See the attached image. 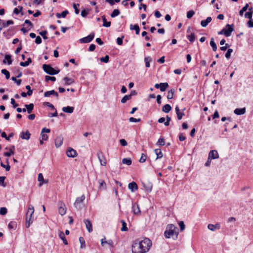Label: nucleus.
Instances as JSON below:
<instances>
[{
  "label": "nucleus",
  "instance_id": "nucleus-14",
  "mask_svg": "<svg viewBox=\"0 0 253 253\" xmlns=\"http://www.w3.org/2000/svg\"><path fill=\"white\" fill-rule=\"evenodd\" d=\"M128 188L132 192H134L138 189V186L136 182H132L128 184Z\"/></svg>",
  "mask_w": 253,
  "mask_h": 253
},
{
  "label": "nucleus",
  "instance_id": "nucleus-6",
  "mask_svg": "<svg viewBox=\"0 0 253 253\" xmlns=\"http://www.w3.org/2000/svg\"><path fill=\"white\" fill-rule=\"evenodd\" d=\"M85 196L83 195L80 197H78L74 203V206L77 210H81L83 208L82 203L85 200Z\"/></svg>",
  "mask_w": 253,
  "mask_h": 253
},
{
  "label": "nucleus",
  "instance_id": "nucleus-63",
  "mask_svg": "<svg viewBox=\"0 0 253 253\" xmlns=\"http://www.w3.org/2000/svg\"><path fill=\"white\" fill-rule=\"evenodd\" d=\"M41 136L42 139L44 140V141H46L48 139V135L44 133L41 132Z\"/></svg>",
  "mask_w": 253,
  "mask_h": 253
},
{
  "label": "nucleus",
  "instance_id": "nucleus-64",
  "mask_svg": "<svg viewBox=\"0 0 253 253\" xmlns=\"http://www.w3.org/2000/svg\"><path fill=\"white\" fill-rule=\"evenodd\" d=\"M88 12H89V10H87V11H86L85 9L82 10L81 11L82 16H83V17H85L88 14Z\"/></svg>",
  "mask_w": 253,
  "mask_h": 253
},
{
  "label": "nucleus",
  "instance_id": "nucleus-24",
  "mask_svg": "<svg viewBox=\"0 0 253 253\" xmlns=\"http://www.w3.org/2000/svg\"><path fill=\"white\" fill-rule=\"evenodd\" d=\"M130 29L131 30H134L135 31V33L136 35H138L139 34L140 28L139 26L137 24H135L133 25L132 24H130Z\"/></svg>",
  "mask_w": 253,
  "mask_h": 253
},
{
  "label": "nucleus",
  "instance_id": "nucleus-3",
  "mask_svg": "<svg viewBox=\"0 0 253 253\" xmlns=\"http://www.w3.org/2000/svg\"><path fill=\"white\" fill-rule=\"evenodd\" d=\"M34 212V207L30 205L28 207V210L26 214V227L29 228L30 226V223H32L33 220L32 219V215Z\"/></svg>",
  "mask_w": 253,
  "mask_h": 253
},
{
  "label": "nucleus",
  "instance_id": "nucleus-27",
  "mask_svg": "<svg viewBox=\"0 0 253 253\" xmlns=\"http://www.w3.org/2000/svg\"><path fill=\"white\" fill-rule=\"evenodd\" d=\"M15 149L14 146H12L9 149V152H5L3 155L6 157H10L11 155L14 154V150Z\"/></svg>",
  "mask_w": 253,
  "mask_h": 253
},
{
  "label": "nucleus",
  "instance_id": "nucleus-40",
  "mask_svg": "<svg viewBox=\"0 0 253 253\" xmlns=\"http://www.w3.org/2000/svg\"><path fill=\"white\" fill-rule=\"evenodd\" d=\"M249 7V4L246 3V5L240 10L239 15L242 16L244 12H245Z\"/></svg>",
  "mask_w": 253,
  "mask_h": 253
},
{
  "label": "nucleus",
  "instance_id": "nucleus-52",
  "mask_svg": "<svg viewBox=\"0 0 253 253\" xmlns=\"http://www.w3.org/2000/svg\"><path fill=\"white\" fill-rule=\"evenodd\" d=\"M45 81L48 82V81H51L52 82H55L56 81V78L54 77H50L49 76H46L45 77Z\"/></svg>",
  "mask_w": 253,
  "mask_h": 253
},
{
  "label": "nucleus",
  "instance_id": "nucleus-44",
  "mask_svg": "<svg viewBox=\"0 0 253 253\" xmlns=\"http://www.w3.org/2000/svg\"><path fill=\"white\" fill-rule=\"evenodd\" d=\"M16 225V223L14 221H11L8 225V228L9 229L11 230L14 229Z\"/></svg>",
  "mask_w": 253,
  "mask_h": 253
},
{
  "label": "nucleus",
  "instance_id": "nucleus-36",
  "mask_svg": "<svg viewBox=\"0 0 253 253\" xmlns=\"http://www.w3.org/2000/svg\"><path fill=\"white\" fill-rule=\"evenodd\" d=\"M174 92H175V90L174 89H171L170 90H169L168 93L167 98L168 99H172Z\"/></svg>",
  "mask_w": 253,
  "mask_h": 253
},
{
  "label": "nucleus",
  "instance_id": "nucleus-30",
  "mask_svg": "<svg viewBox=\"0 0 253 253\" xmlns=\"http://www.w3.org/2000/svg\"><path fill=\"white\" fill-rule=\"evenodd\" d=\"M171 109V107L169 104H166L162 108V111L166 113L169 112Z\"/></svg>",
  "mask_w": 253,
  "mask_h": 253
},
{
  "label": "nucleus",
  "instance_id": "nucleus-11",
  "mask_svg": "<svg viewBox=\"0 0 253 253\" xmlns=\"http://www.w3.org/2000/svg\"><path fill=\"white\" fill-rule=\"evenodd\" d=\"M219 157L218 154L216 150H211L209 154V159H215Z\"/></svg>",
  "mask_w": 253,
  "mask_h": 253
},
{
  "label": "nucleus",
  "instance_id": "nucleus-51",
  "mask_svg": "<svg viewBox=\"0 0 253 253\" xmlns=\"http://www.w3.org/2000/svg\"><path fill=\"white\" fill-rule=\"evenodd\" d=\"M79 241L81 243V248H84L85 246V241L83 237H80Z\"/></svg>",
  "mask_w": 253,
  "mask_h": 253
},
{
  "label": "nucleus",
  "instance_id": "nucleus-13",
  "mask_svg": "<svg viewBox=\"0 0 253 253\" xmlns=\"http://www.w3.org/2000/svg\"><path fill=\"white\" fill-rule=\"evenodd\" d=\"M51 95H53L55 96L57 99L58 98L59 94L54 90L45 91L44 93V97H49Z\"/></svg>",
  "mask_w": 253,
  "mask_h": 253
},
{
  "label": "nucleus",
  "instance_id": "nucleus-32",
  "mask_svg": "<svg viewBox=\"0 0 253 253\" xmlns=\"http://www.w3.org/2000/svg\"><path fill=\"white\" fill-rule=\"evenodd\" d=\"M32 63V59L31 58H28L27 60L25 62H21L20 63V65L22 67H26L29 65L30 63Z\"/></svg>",
  "mask_w": 253,
  "mask_h": 253
},
{
  "label": "nucleus",
  "instance_id": "nucleus-20",
  "mask_svg": "<svg viewBox=\"0 0 253 253\" xmlns=\"http://www.w3.org/2000/svg\"><path fill=\"white\" fill-rule=\"evenodd\" d=\"M58 236L59 238L62 240L63 243L67 245L68 244V241L65 238L64 233L61 231H59Z\"/></svg>",
  "mask_w": 253,
  "mask_h": 253
},
{
  "label": "nucleus",
  "instance_id": "nucleus-23",
  "mask_svg": "<svg viewBox=\"0 0 253 253\" xmlns=\"http://www.w3.org/2000/svg\"><path fill=\"white\" fill-rule=\"evenodd\" d=\"M7 61V64L8 65H10L12 64V60H11V56L9 54H6L4 57V59L3 60V63L6 64V61Z\"/></svg>",
  "mask_w": 253,
  "mask_h": 253
},
{
  "label": "nucleus",
  "instance_id": "nucleus-18",
  "mask_svg": "<svg viewBox=\"0 0 253 253\" xmlns=\"http://www.w3.org/2000/svg\"><path fill=\"white\" fill-rule=\"evenodd\" d=\"M132 209V211H133L134 214H139L140 213L141 211H140L139 207L137 204H133Z\"/></svg>",
  "mask_w": 253,
  "mask_h": 253
},
{
  "label": "nucleus",
  "instance_id": "nucleus-22",
  "mask_svg": "<svg viewBox=\"0 0 253 253\" xmlns=\"http://www.w3.org/2000/svg\"><path fill=\"white\" fill-rule=\"evenodd\" d=\"M246 112V108H237L234 110V113L237 115H241L245 114Z\"/></svg>",
  "mask_w": 253,
  "mask_h": 253
},
{
  "label": "nucleus",
  "instance_id": "nucleus-43",
  "mask_svg": "<svg viewBox=\"0 0 253 253\" xmlns=\"http://www.w3.org/2000/svg\"><path fill=\"white\" fill-rule=\"evenodd\" d=\"M157 145L164 146L165 144V141L163 138H160L157 142Z\"/></svg>",
  "mask_w": 253,
  "mask_h": 253
},
{
  "label": "nucleus",
  "instance_id": "nucleus-50",
  "mask_svg": "<svg viewBox=\"0 0 253 253\" xmlns=\"http://www.w3.org/2000/svg\"><path fill=\"white\" fill-rule=\"evenodd\" d=\"M100 61L102 62L108 63L109 60V56L106 55L105 56L101 57L100 59Z\"/></svg>",
  "mask_w": 253,
  "mask_h": 253
},
{
  "label": "nucleus",
  "instance_id": "nucleus-62",
  "mask_svg": "<svg viewBox=\"0 0 253 253\" xmlns=\"http://www.w3.org/2000/svg\"><path fill=\"white\" fill-rule=\"evenodd\" d=\"M179 226L180 227V229L181 231H182L185 229V225L184 223V222L182 221H181L178 223Z\"/></svg>",
  "mask_w": 253,
  "mask_h": 253
},
{
  "label": "nucleus",
  "instance_id": "nucleus-15",
  "mask_svg": "<svg viewBox=\"0 0 253 253\" xmlns=\"http://www.w3.org/2000/svg\"><path fill=\"white\" fill-rule=\"evenodd\" d=\"M175 112L177 115V118L178 120H180L182 119L183 116H184V113L183 112H181L180 111L179 108L178 106L175 107Z\"/></svg>",
  "mask_w": 253,
  "mask_h": 253
},
{
  "label": "nucleus",
  "instance_id": "nucleus-5",
  "mask_svg": "<svg viewBox=\"0 0 253 253\" xmlns=\"http://www.w3.org/2000/svg\"><path fill=\"white\" fill-rule=\"evenodd\" d=\"M226 27H228L227 29L223 28L221 31L219 32L218 34L219 35L224 34L226 37H229L231 33L234 31L233 25L227 24Z\"/></svg>",
  "mask_w": 253,
  "mask_h": 253
},
{
  "label": "nucleus",
  "instance_id": "nucleus-16",
  "mask_svg": "<svg viewBox=\"0 0 253 253\" xmlns=\"http://www.w3.org/2000/svg\"><path fill=\"white\" fill-rule=\"evenodd\" d=\"M208 228L209 230L214 231L216 229H219L220 228V225L218 223L215 224V225L209 224L208 226Z\"/></svg>",
  "mask_w": 253,
  "mask_h": 253
},
{
  "label": "nucleus",
  "instance_id": "nucleus-17",
  "mask_svg": "<svg viewBox=\"0 0 253 253\" xmlns=\"http://www.w3.org/2000/svg\"><path fill=\"white\" fill-rule=\"evenodd\" d=\"M31 134L29 131L27 130L25 132L22 131L20 133V137L23 139L29 140L30 138Z\"/></svg>",
  "mask_w": 253,
  "mask_h": 253
},
{
  "label": "nucleus",
  "instance_id": "nucleus-60",
  "mask_svg": "<svg viewBox=\"0 0 253 253\" xmlns=\"http://www.w3.org/2000/svg\"><path fill=\"white\" fill-rule=\"evenodd\" d=\"M124 38V36H122V37H119L117 39V43L118 45H122L123 44V40Z\"/></svg>",
  "mask_w": 253,
  "mask_h": 253
},
{
  "label": "nucleus",
  "instance_id": "nucleus-35",
  "mask_svg": "<svg viewBox=\"0 0 253 253\" xmlns=\"http://www.w3.org/2000/svg\"><path fill=\"white\" fill-rule=\"evenodd\" d=\"M152 59L150 56L145 57L144 61L145 62V66L146 68H149L150 66V62L151 61Z\"/></svg>",
  "mask_w": 253,
  "mask_h": 253
},
{
  "label": "nucleus",
  "instance_id": "nucleus-38",
  "mask_svg": "<svg viewBox=\"0 0 253 253\" xmlns=\"http://www.w3.org/2000/svg\"><path fill=\"white\" fill-rule=\"evenodd\" d=\"M59 213L61 215H63L65 214L66 212V208L61 206L58 209Z\"/></svg>",
  "mask_w": 253,
  "mask_h": 253
},
{
  "label": "nucleus",
  "instance_id": "nucleus-8",
  "mask_svg": "<svg viewBox=\"0 0 253 253\" xmlns=\"http://www.w3.org/2000/svg\"><path fill=\"white\" fill-rule=\"evenodd\" d=\"M97 157L100 161L101 166H106V162L103 153L101 151H98L97 153Z\"/></svg>",
  "mask_w": 253,
  "mask_h": 253
},
{
  "label": "nucleus",
  "instance_id": "nucleus-45",
  "mask_svg": "<svg viewBox=\"0 0 253 253\" xmlns=\"http://www.w3.org/2000/svg\"><path fill=\"white\" fill-rule=\"evenodd\" d=\"M187 39L191 42H193L195 39V35L194 33H191L190 35L187 36Z\"/></svg>",
  "mask_w": 253,
  "mask_h": 253
},
{
  "label": "nucleus",
  "instance_id": "nucleus-4",
  "mask_svg": "<svg viewBox=\"0 0 253 253\" xmlns=\"http://www.w3.org/2000/svg\"><path fill=\"white\" fill-rule=\"evenodd\" d=\"M42 68L44 71L47 74L50 75H56L59 73L60 70H56L53 68L50 65L43 64Z\"/></svg>",
  "mask_w": 253,
  "mask_h": 253
},
{
  "label": "nucleus",
  "instance_id": "nucleus-37",
  "mask_svg": "<svg viewBox=\"0 0 253 253\" xmlns=\"http://www.w3.org/2000/svg\"><path fill=\"white\" fill-rule=\"evenodd\" d=\"M122 163L127 166H130L132 163V161L130 158H124L122 160Z\"/></svg>",
  "mask_w": 253,
  "mask_h": 253
},
{
  "label": "nucleus",
  "instance_id": "nucleus-57",
  "mask_svg": "<svg viewBox=\"0 0 253 253\" xmlns=\"http://www.w3.org/2000/svg\"><path fill=\"white\" fill-rule=\"evenodd\" d=\"M7 212V209L4 207L1 208L0 209V214L1 215H5L6 214Z\"/></svg>",
  "mask_w": 253,
  "mask_h": 253
},
{
  "label": "nucleus",
  "instance_id": "nucleus-9",
  "mask_svg": "<svg viewBox=\"0 0 253 253\" xmlns=\"http://www.w3.org/2000/svg\"><path fill=\"white\" fill-rule=\"evenodd\" d=\"M66 154L68 157L74 158L77 155V152L72 148H68L66 151Z\"/></svg>",
  "mask_w": 253,
  "mask_h": 253
},
{
  "label": "nucleus",
  "instance_id": "nucleus-54",
  "mask_svg": "<svg viewBox=\"0 0 253 253\" xmlns=\"http://www.w3.org/2000/svg\"><path fill=\"white\" fill-rule=\"evenodd\" d=\"M146 159H147V156L145 154L142 153L141 155V157L139 160V162L140 163H144L146 161Z\"/></svg>",
  "mask_w": 253,
  "mask_h": 253
},
{
  "label": "nucleus",
  "instance_id": "nucleus-59",
  "mask_svg": "<svg viewBox=\"0 0 253 253\" xmlns=\"http://www.w3.org/2000/svg\"><path fill=\"white\" fill-rule=\"evenodd\" d=\"M11 80L15 82L18 85H19L21 83V80H17L16 77H12L11 78Z\"/></svg>",
  "mask_w": 253,
  "mask_h": 253
},
{
  "label": "nucleus",
  "instance_id": "nucleus-48",
  "mask_svg": "<svg viewBox=\"0 0 253 253\" xmlns=\"http://www.w3.org/2000/svg\"><path fill=\"white\" fill-rule=\"evenodd\" d=\"M253 16V12L249 11L247 12L245 14V17L249 19V20H252Z\"/></svg>",
  "mask_w": 253,
  "mask_h": 253
},
{
  "label": "nucleus",
  "instance_id": "nucleus-19",
  "mask_svg": "<svg viewBox=\"0 0 253 253\" xmlns=\"http://www.w3.org/2000/svg\"><path fill=\"white\" fill-rule=\"evenodd\" d=\"M62 111L65 113H72L74 110V107L72 106L64 107L62 109Z\"/></svg>",
  "mask_w": 253,
  "mask_h": 253
},
{
  "label": "nucleus",
  "instance_id": "nucleus-39",
  "mask_svg": "<svg viewBox=\"0 0 253 253\" xmlns=\"http://www.w3.org/2000/svg\"><path fill=\"white\" fill-rule=\"evenodd\" d=\"M121 222L122 223V227L121 228V231H126L128 230V228L126 226V222L123 220H122L121 221Z\"/></svg>",
  "mask_w": 253,
  "mask_h": 253
},
{
  "label": "nucleus",
  "instance_id": "nucleus-41",
  "mask_svg": "<svg viewBox=\"0 0 253 253\" xmlns=\"http://www.w3.org/2000/svg\"><path fill=\"white\" fill-rule=\"evenodd\" d=\"M120 14V12L119 9H114L112 13L111 14V17L112 18H114L118 15H119Z\"/></svg>",
  "mask_w": 253,
  "mask_h": 253
},
{
  "label": "nucleus",
  "instance_id": "nucleus-10",
  "mask_svg": "<svg viewBox=\"0 0 253 253\" xmlns=\"http://www.w3.org/2000/svg\"><path fill=\"white\" fill-rule=\"evenodd\" d=\"M64 138L62 135L57 136L55 139V145L57 148L60 147L62 144Z\"/></svg>",
  "mask_w": 253,
  "mask_h": 253
},
{
  "label": "nucleus",
  "instance_id": "nucleus-25",
  "mask_svg": "<svg viewBox=\"0 0 253 253\" xmlns=\"http://www.w3.org/2000/svg\"><path fill=\"white\" fill-rule=\"evenodd\" d=\"M25 107L27 109V111L28 113L30 114L33 110L34 109V105L33 103H30L29 104H26L25 105Z\"/></svg>",
  "mask_w": 253,
  "mask_h": 253
},
{
  "label": "nucleus",
  "instance_id": "nucleus-49",
  "mask_svg": "<svg viewBox=\"0 0 253 253\" xmlns=\"http://www.w3.org/2000/svg\"><path fill=\"white\" fill-rule=\"evenodd\" d=\"M233 52V49L231 48H228L226 53H225V57L226 58L229 59L230 58L231 54Z\"/></svg>",
  "mask_w": 253,
  "mask_h": 253
},
{
  "label": "nucleus",
  "instance_id": "nucleus-34",
  "mask_svg": "<svg viewBox=\"0 0 253 253\" xmlns=\"http://www.w3.org/2000/svg\"><path fill=\"white\" fill-rule=\"evenodd\" d=\"M210 44L211 46L212 47V50L214 51H215L217 50V46H216V43H215V42L214 41L213 38H211V41H210Z\"/></svg>",
  "mask_w": 253,
  "mask_h": 253
},
{
  "label": "nucleus",
  "instance_id": "nucleus-31",
  "mask_svg": "<svg viewBox=\"0 0 253 253\" xmlns=\"http://www.w3.org/2000/svg\"><path fill=\"white\" fill-rule=\"evenodd\" d=\"M154 151L155 154L157 155L156 159H160L163 157V155L160 149H156Z\"/></svg>",
  "mask_w": 253,
  "mask_h": 253
},
{
  "label": "nucleus",
  "instance_id": "nucleus-12",
  "mask_svg": "<svg viewBox=\"0 0 253 253\" xmlns=\"http://www.w3.org/2000/svg\"><path fill=\"white\" fill-rule=\"evenodd\" d=\"M84 223L88 232L90 233L92 232V226L91 221L89 219H86L84 220Z\"/></svg>",
  "mask_w": 253,
  "mask_h": 253
},
{
  "label": "nucleus",
  "instance_id": "nucleus-26",
  "mask_svg": "<svg viewBox=\"0 0 253 253\" xmlns=\"http://www.w3.org/2000/svg\"><path fill=\"white\" fill-rule=\"evenodd\" d=\"M63 80L65 81V85H70L74 83V80L71 78H69L68 77H64Z\"/></svg>",
  "mask_w": 253,
  "mask_h": 253
},
{
  "label": "nucleus",
  "instance_id": "nucleus-55",
  "mask_svg": "<svg viewBox=\"0 0 253 253\" xmlns=\"http://www.w3.org/2000/svg\"><path fill=\"white\" fill-rule=\"evenodd\" d=\"M47 33V32L46 31L44 30V31L40 32L39 33V34L42 37L43 39L46 40L47 39V37L46 35Z\"/></svg>",
  "mask_w": 253,
  "mask_h": 253
},
{
  "label": "nucleus",
  "instance_id": "nucleus-7",
  "mask_svg": "<svg viewBox=\"0 0 253 253\" xmlns=\"http://www.w3.org/2000/svg\"><path fill=\"white\" fill-rule=\"evenodd\" d=\"M95 34L93 32H91L87 37L80 39L79 41L81 43H88L93 40L94 38Z\"/></svg>",
  "mask_w": 253,
  "mask_h": 253
},
{
  "label": "nucleus",
  "instance_id": "nucleus-33",
  "mask_svg": "<svg viewBox=\"0 0 253 253\" xmlns=\"http://www.w3.org/2000/svg\"><path fill=\"white\" fill-rule=\"evenodd\" d=\"M160 89L161 91H165L166 89L169 87V84L167 83H160Z\"/></svg>",
  "mask_w": 253,
  "mask_h": 253
},
{
  "label": "nucleus",
  "instance_id": "nucleus-58",
  "mask_svg": "<svg viewBox=\"0 0 253 253\" xmlns=\"http://www.w3.org/2000/svg\"><path fill=\"white\" fill-rule=\"evenodd\" d=\"M0 166L5 169V170L8 171L10 170V167L7 164V165H4L3 163H0Z\"/></svg>",
  "mask_w": 253,
  "mask_h": 253
},
{
  "label": "nucleus",
  "instance_id": "nucleus-53",
  "mask_svg": "<svg viewBox=\"0 0 253 253\" xmlns=\"http://www.w3.org/2000/svg\"><path fill=\"white\" fill-rule=\"evenodd\" d=\"M5 179V176H0V185L5 187L6 184L4 183V180Z\"/></svg>",
  "mask_w": 253,
  "mask_h": 253
},
{
  "label": "nucleus",
  "instance_id": "nucleus-29",
  "mask_svg": "<svg viewBox=\"0 0 253 253\" xmlns=\"http://www.w3.org/2000/svg\"><path fill=\"white\" fill-rule=\"evenodd\" d=\"M38 180L40 182L39 186H41L43 183H47V181H45L42 173H40L38 174Z\"/></svg>",
  "mask_w": 253,
  "mask_h": 253
},
{
  "label": "nucleus",
  "instance_id": "nucleus-47",
  "mask_svg": "<svg viewBox=\"0 0 253 253\" xmlns=\"http://www.w3.org/2000/svg\"><path fill=\"white\" fill-rule=\"evenodd\" d=\"M130 96L128 95H125L121 99V102L122 103H125L127 100L130 99Z\"/></svg>",
  "mask_w": 253,
  "mask_h": 253
},
{
  "label": "nucleus",
  "instance_id": "nucleus-2",
  "mask_svg": "<svg viewBox=\"0 0 253 253\" xmlns=\"http://www.w3.org/2000/svg\"><path fill=\"white\" fill-rule=\"evenodd\" d=\"M178 234V228L172 224H169L164 232L166 238H172L174 240L177 238Z\"/></svg>",
  "mask_w": 253,
  "mask_h": 253
},
{
  "label": "nucleus",
  "instance_id": "nucleus-61",
  "mask_svg": "<svg viewBox=\"0 0 253 253\" xmlns=\"http://www.w3.org/2000/svg\"><path fill=\"white\" fill-rule=\"evenodd\" d=\"M13 21L11 20H7L6 23H3V26L4 27H6L8 26L9 25L13 24Z\"/></svg>",
  "mask_w": 253,
  "mask_h": 253
},
{
  "label": "nucleus",
  "instance_id": "nucleus-1",
  "mask_svg": "<svg viewBox=\"0 0 253 253\" xmlns=\"http://www.w3.org/2000/svg\"><path fill=\"white\" fill-rule=\"evenodd\" d=\"M151 246V241L148 238H146L142 241L135 240L132 245V253H145L149 250Z\"/></svg>",
  "mask_w": 253,
  "mask_h": 253
},
{
  "label": "nucleus",
  "instance_id": "nucleus-42",
  "mask_svg": "<svg viewBox=\"0 0 253 253\" xmlns=\"http://www.w3.org/2000/svg\"><path fill=\"white\" fill-rule=\"evenodd\" d=\"M1 72L2 74L5 76V78L7 80L9 79L10 73L8 71H7L6 69H2L1 70Z\"/></svg>",
  "mask_w": 253,
  "mask_h": 253
},
{
  "label": "nucleus",
  "instance_id": "nucleus-46",
  "mask_svg": "<svg viewBox=\"0 0 253 253\" xmlns=\"http://www.w3.org/2000/svg\"><path fill=\"white\" fill-rule=\"evenodd\" d=\"M73 8L75 9V12L76 14H78L80 12V10L78 8V7L80 6V4L79 3H74L73 4Z\"/></svg>",
  "mask_w": 253,
  "mask_h": 253
},
{
  "label": "nucleus",
  "instance_id": "nucleus-56",
  "mask_svg": "<svg viewBox=\"0 0 253 253\" xmlns=\"http://www.w3.org/2000/svg\"><path fill=\"white\" fill-rule=\"evenodd\" d=\"M195 12L193 10H190L187 13V17L188 19H190L193 17L194 15Z\"/></svg>",
  "mask_w": 253,
  "mask_h": 253
},
{
  "label": "nucleus",
  "instance_id": "nucleus-28",
  "mask_svg": "<svg viewBox=\"0 0 253 253\" xmlns=\"http://www.w3.org/2000/svg\"><path fill=\"white\" fill-rule=\"evenodd\" d=\"M101 18L103 22L102 26L105 27H109L111 26V22H107L106 21L105 15L102 16Z\"/></svg>",
  "mask_w": 253,
  "mask_h": 253
},
{
  "label": "nucleus",
  "instance_id": "nucleus-21",
  "mask_svg": "<svg viewBox=\"0 0 253 253\" xmlns=\"http://www.w3.org/2000/svg\"><path fill=\"white\" fill-rule=\"evenodd\" d=\"M211 20L212 19L211 17H208L206 20L201 21V25L203 27H206L208 25V24L211 21Z\"/></svg>",
  "mask_w": 253,
  "mask_h": 253
}]
</instances>
